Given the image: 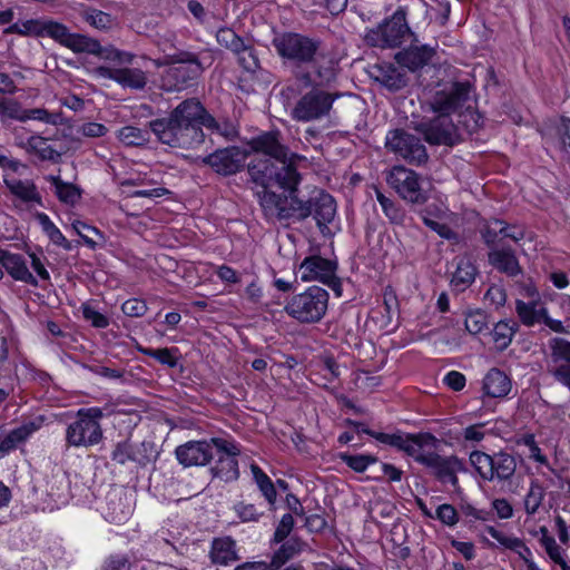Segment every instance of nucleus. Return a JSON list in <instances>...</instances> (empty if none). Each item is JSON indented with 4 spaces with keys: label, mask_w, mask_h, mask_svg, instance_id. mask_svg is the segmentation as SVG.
Instances as JSON below:
<instances>
[{
    "label": "nucleus",
    "mask_w": 570,
    "mask_h": 570,
    "mask_svg": "<svg viewBox=\"0 0 570 570\" xmlns=\"http://www.w3.org/2000/svg\"><path fill=\"white\" fill-rule=\"evenodd\" d=\"M234 53L237 56L238 63L244 70L255 72L259 69V59L253 46L244 43L243 49H239V51H235Z\"/></svg>",
    "instance_id": "obj_46"
},
{
    "label": "nucleus",
    "mask_w": 570,
    "mask_h": 570,
    "mask_svg": "<svg viewBox=\"0 0 570 570\" xmlns=\"http://www.w3.org/2000/svg\"><path fill=\"white\" fill-rule=\"evenodd\" d=\"M433 519L452 528L459 522V512L452 504L443 503L436 508Z\"/></svg>",
    "instance_id": "obj_54"
},
{
    "label": "nucleus",
    "mask_w": 570,
    "mask_h": 570,
    "mask_svg": "<svg viewBox=\"0 0 570 570\" xmlns=\"http://www.w3.org/2000/svg\"><path fill=\"white\" fill-rule=\"evenodd\" d=\"M338 458L350 469L357 473H363L368 468V465L379 462V458L372 454L340 453Z\"/></svg>",
    "instance_id": "obj_44"
},
{
    "label": "nucleus",
    "mask_w": 570,
    "mask_h": 570,
    "mask_svg": "<svg viewBox=\"0 0 570 570\" xmlns=\"http://www.w3.org/2000/svg\"><path fill=\"white\" fill-rule=\"evenodd\" d=\"M371 79L386 88L390 92H397L409 83L407 73L391 62H380L370 67Z\"/></svg>",
    "instance_id": "obj_23"
},
{
    "label": "nucleus",
    "mask_w": 570,
    "mask_h": 570,
    "mask_svg": "<svg viewBox=\"0 0 570 570\" xmlns=\"http://www.w3.org/2000/svg\"><path fill=\"white\" fill-rule=\"evenodd\" d=\"M406 14L405 8H399L376 28L368 29L364 35L366 45L382 49L400 47L406 36H414L407 24Z\"/></svg>",
    "instance_id": "obj_10"
},
{
    "label": "nucleus",
    "mask_w": 570,
    "mask_h": 570,
    "mask_svg": "<svg viewBox=\"0 0 570 570\" xmlns=\"http://www.w3.org/2000/svg\"><path fill=\"white\" fill-rule=\"evenodd\" d=\"M277 55L297 67L313 63L322 41L297 32H282L272 40Z\"/></svg>",
    "instance_id": "obj_7"
},
{
    "label": "nucleus",
    "mask_w": 570,
    "mask_h": 570,
    "mask_svg": "<svg viewBox=\"0 0 570 570\" xmlns=\"http://www.w3.org/2000/svg\"><path fill=\"white\" fill-rule=\"evenodd\" d=\"M205 107L196 98L181 101L167 118L149 121L158 141L183 149H194L205 142L203 131Z\"/></svg>",
    "instance_id": "obj_3"
},
{
    "label": "nucleus",
    "mask_w": 570,
    "mask_h": 570,
    "mask_svg": "<svg viewBox=\"0 0 570 570\" xmlns=\"http://www.w3.org/2000/svg\"><path fill=\"white\" fill-rule=\"evenodd\" d=\"M494 454L489 455L482 451H472L470 454V463L475 469L478 474L485 481L494 480L493 472Z\"/></svg>",
    "instance_id": "obj_42"
},
{
    "label": "nucleus",
    "mask_w": 570,
    "mask_h": 570,
    "mask_svg": "<svg viewBox=\"0 0 570 570\" xmlns=\"http://www.w3.org/2000/svg\"><path fill=\"white\" fill-rule=\"evenodd\" d=\"M204 127L212 132H216L225 138L232 139L237 135L236 128L228 121L219 122L212 116L205 108V122Z\"/></svg>",
    "instance_id": "obj_47"
},
{
    "label": "nucleus",
    "mask_w": 570,
    "mask_h": 570,
    "mask_svg": "<svg viewBox=\"0 0 570 570\" xmlns=\"http://www.w3.org/2000/svg\"><path fill=\"white\" fill-rule=\"evenodd\" d=\"M511 386L510 377L498 367L490 368L482 382V391L484 395L490 397L507 396Z\"/></svg>",
    "instance_id": "obj_30"
},
{
    "label": "nucleus",
    "mask_w": 570,
    "mask_h": 570,
    "mask_svg": "<svg viewBox=\"0 0 570 570\" xmlns=\"http://www.w3.org/2000/svg\"><path fill=\"white\" fill-rule=\"evenodd\" d=\"M214 449L215 445L212 443V438L208 440L188 441L176 448L175 455L184 468L205 466L214 459Z\"/></svg>",
    "instance_id": "obj_21"
},
{
    "label": "nucleus",
    "mask_w": 570,
    "mask_h": 570,
    "mask_svg": "<svg viewBox=\"0 0 570 570\" xmlns=\"http://www.w3.org/2000/svg\"><path fill=\"white\" fill-rule=\"evenodd\" d=\"M210 561L214 564L229 566L239 559L236 541L230 537L215 538L209 551Z\"/></svg>",
    "instance_id": "obj_29"
},
{
    "label": "nucleus",
    "mask_w": 570,
    "mask_h": 570,
    "mask_svg": "<svg viewBox=\"0 0 570 570\" xmlns=\"http://www.w3.org/2000/svg\"><path fill=\"white\" fill-rule=\"evenodd\" d=\"M488 261L494 269L509 277H517L522 274V267L519 264L515 252L510 246L489 250Z\"/></svg>",
    "instance_id": "obj_27"
},
{
    "label": "nucleus",
    "mask_w": 570,
    "mask_h": 570,
    "mask_svg": "<svg viewBox=\"0 0 570 570\" xmlns=\"http://www.w3.org/2000/svg\"><path fill=\"white\" fill-rule=\"evenodd\" d=\"M117 138L125 146L138 147L142 145V130L136 126H125L118 130Z\"/></svg>",
    "instance_id": "obj_53"
},
{
    "label": "nucleus",
    "mask_w": 570,
    "mask_h": 570,
    "mask_svg": "<svg viewBox=\"0 0 570 570\" xmlns=\"http://www.w3.org/2000/svg\"><path fill=\"white\" fill-rule=\"evenodd\" d=\"M233 509L242 522H257L264 515L257 505L244 501L237 502Z\"/></svg>",
    "instance_id": "obj_52"
},
{
    "label": "nucleus",
    "mask_w": 570,
    "mask_h": 570,
    "mask_svg": "<svg viewBox=\"0 0 570 570\" xmlns=\"http://www.w3.org/2000/svg\"><path fill=\"white\" fill-rule=\"evenodd\" d=\"M498 224H502V219L497 217L484 218L480 217L478 222V232L481 236L483 244L490 249H498Z\"/></svg>",
    "instance_id": "obj_40"
},
{
    "label": "nucleus",
    "mask_w": 570,
    "mask_h": 570,
    "mask_svg": "<svg viewBox=\"0 0 570 570\" xmlns=\"http://www.w3.org/2000/svg\"><path fill=\"white\" fill-rule=\"evenodd\" d=\"M281 543V547L274 552L268 563L271 570L281 569L287 561L297 556L304 546V542L297 537H292Z\"/></svg>",
    "instance_id": "obj_33"
},
{
    "label": "nucleus",
    "mask_w": 570,
    "mask_h": 570,
    "mask_svg": "<svg viewBox=\"0 0 570 570\" xmlns=\"http://www.w3.org/2000/svg\"><path fill=\"white\" fill-rule=\"evenodd\" d=\"M553 146L561 153L562 158L570 160V118L561 117L554 127Z\"/></svg>",
    "instance_id": "obj_41"
},
{
    "label": "nucleus",
    "mask_w": 570,
    "mask_h": 570,
    "mask_svg": "<svg viewBox=\"0 0 570 570\" xmlns=\"http://www.w3.org/2000/svg\"><path fill=\"white\" fill-rule=\"evenodd\" d=\"M217 42L230 50L232 52L239 51L243 49V45L245 43L244 39L240 38L233 29L230 28H220L216 33Z\"/></svg>",
    "instance_id": "obj_48"
},
{
    "label": "nucleus",
    "mask_w": 570,
    "mask_h": 570,
    "mask_svg": "<svg viewBox=\"0 0 570 570\" xmlns=\"http://www.w3.org/2000/svg\"><path fill=\"white\" fill-rule=\"evenodd\" d=\"M515 311L524 325L533 326L534 324L542 323L547 308L539 306L537 302L525 303L518 299L515 303Z\"/></svg>",
    "instance_id": "obj_39"
},
{
    "label": "nucleus",
    "mask_w": 570,
    "mask_h": 570,
    "mask_svg": "<svg viewBox=\"0 0 570 570\" xmlns=\"http://www.w3.org/2000/svg\"><path fill=\"white\" fill-rule=\"evenodd\" d=\"M550 361L549 373L564 386L570 385V341L553 337L549 341Z\"/></svg>",
    "instance_id": "obj_20"
},
{
    "label": "nucleus",
    "mask_w": 570,
    "mask_h": 570,
    "mask_svg": "<svg viewBox=\"0 0 570 570\" xmlns=\"http://www.w3.org/2000/svg\"><path fill=\"white\" fill-rule=\"evenodd\" d=\"M111 458L115 462L119 464H125L129 461L137 460L132 446L127 442L117 444Z\"/></svg>",
    "instance_id": "obj_61"
},
{
    "label": "nucleus",
    "mask_w": 570,
    "mask_h": 570,
    "mask_svg": "<svg viewBox=\"0 0 570 570\" xmlns=\"http://www.w3.org/2000/svg\"><path fill=\"white\" fill-rule=\"evenodd\" d=\"M0 264L14 281L33 287L39 286V279L43 282L50 281L45 258L36 253L28 252L27 256H24L19 253L0 249Z\"/></svg>",
    "instance_id": "obj_5"
},
{
    "label": "nucleus",
    "mask_w": 570,
    "mask_h": 570,
    "mask_svg": "<svg viewBox=\"0 0 570 570\" xmlns=\"http://www.w3.org/2000/svg\"><path fill=\"white\" fill-rule=\"evenodd\" d=\"M471 88L469 81H455L449 90L438 91L431 102L433 111L451 117V114L461 109L469 101Z\"/></svg>",
    "instance_id": "obj_18"
},
{
    "label": "nucleus",
    "mask_w": 570,
    "mask_h": 570,
    "mask_svg": "<svg viewBox=\"0 0 570 570\" xmlns=\"http://www.w3.org/2000/svg\"><path fill=\"white\" fill-rule=\"evenodd\" d=\"M26 112L27 109H23L19 102L13 100H1V115L10 119L26 121Z\"/></svg>",
    "instance_id": "obj_58"
},
{
    "label": "nucleus",
    "mask_w": 570,
    "mask_h": 570,
    "mask_svg": "<svg viewBox=\"0 0 570 570\" xmlns=\"http://www.w3.org/2000/svg\"><path fill=\"white\" fill-rule=\"evenodd\" d=\"M42 422L41 417H37L24 421L9 431L0 429V458H4L24 445L41 429Z\"/></svg>",
    "instance_id": "obj_22"
},
{
    "label": "nucleus",
    "mask_w": 570,
    "mask_h": 570,
    "mask_svg": "<svg viewBox=\"0 0 570 570\" xmlns=\"http://www.w3.org/2000/svg\"><path fill=\"white\" fill-rule=\"evenodd\" d=\"M45 179L51 184L53 194L60 203L75 206L81 199V188L72 183L62 180L59 175H47Z\"/></svg>",
    "instance_id": "obj_31"
},
{
    "label": "nucleus",
    "mask_w": 570,
    "mask_h": 570,
    "mask_svg": "<svg viewBox=\"0 0 570 570\" xmlns=\"http://www.w3.org/2000/svg\"><path fill=\"white\" fill-rule=\"evenodd\" d=\"M41 37H49L75 53L94 55L119 66L118 68L97 67L95 73L100 78L115 80L122 87H142V78L139 72L121 67L131 63L134 56L129 52L114 47L105 48L98 40L85 35L72 33L67 26L51 19H43Z\"/></svg>",
    "instance_id": "obj_2"
},
{
    "label": "nucleus",
    "mask_w": 570,
    "mask_h": 570,
    "mask_svg": "<svg viewBox=\"0 0 570 570\" xmlns=\"http://www.w3.org/2000/svg\"><path fill=\"white\" fill-rule=\"evenodd\" d=\"M542 533V538L540 539V543L546 549L549 558L557 564L560 566L562 570H570V560H566L562 556V549L557 544L553 537L548 534V529L542 527L540 529Z\"/></svg>",
    "instance_id": "obj_43"
},
{
    "label": "nucleus",
    "mask_w": 570,
    "mask_h": 570,
    "mask_svg": "<svg viewBox=\"0 0 570 570\" xmlns=\"http://www.w3.org/2000/svg\"><path fill=\"white\" fill-rule=\"evenodd\" d=\"M386 183L412 205H424L430 198L431 183L404 166H394L386 175Z\"/></svg>",
    "instance_id": "obj_9"
},
{
    "label": "nucleus",
    "mask_w": 570,
    "mask_h": 570,
    "mask_svg": "<svg viewBox=\"0 0 570 570\" xmlns=\"http://www.w3.org/2000/svg\"><path fill=\"white\" fill-rule=\"evenodd\" d=\"M36 219L41 226L42 232L48 236L52 244L62 247L65 250H72L73 246L71 242H69L63 236L61 230L55 225V223L46 213H37Z\"/></svg>",
    "instance_id": "obj_37"
},
{
    "label": "nucleus",
    "mask_w": 570,
    "mask_h": 570,
    "mask_svg": "<svg viewBox=\"0 0 570 570\" xmlns=\"http://www.w3.org/2000/svg\"><path fill=\"white\" fill-rule=\"evenodd\" d=\"M18 146L27 154L36 156L39 160L52 164L60 163L63 155L62 151L49 142V138L40 135H31L26 140L18 142Z\"/></svg>",
    "instance_id": "obj_24"
},
{
    "label": "nucleus",
    "mask_w": 570,
    "mask_h": 570,
    "mask_svg": "<svg viewBox=\"0 0 570 570\" xmlns=\"http://www.w3.org/2000/svg\"><path fill=\"white\" fill-rule=\"evenodd\" d=\"M206 59L200 53L191 51H178L171 56L173 66L167 68L160 79V88L167 92L183 91L197 83L205 69L212 63L205 65Z\"/></svg>",
    "instance_id": "obj_4"
},
{
    "label": "nucleus",
    "mask_w": 570,
    "mask_h": 570,
    "mask_svg": "<svg viewBox=\"0 0 570 570\" xmlns=\"http://www.w3.org/2000/svg\"><path fill=\"white\" fill-rule=\"evenodd\" d=\"M248 146L252 151L267 156L254 158L247 165L252 181L263 187L257 196L264 215L278 222H304L313 217L320 233L331 235L328 225L337 210L335 198L320 188H315L306 199L298 196L302 175L297 164L305 161L306 157L291 151L278 129L253 137Z\"/></svg>",
    "instance_id": "obj_1"
},
{
    "label": "nucleus",
    "mask_w": 570,
    "mask_h": 570,
    "mask_svg": "<svg viewBox=\"0 0 570 570\" xmlns=\"http://www.w3.org/2000/svg\"><path fill=\"white\" fill-rule=\"evenodd\" d=\"M295 521L292 513H285L275 529L272 543H281L287 539L294 528Z\"/></svg>",
    "instance_id": "obj_57"
},
{
    "label": "nucleus",
    "mask_w": 570,
    "mask_h": 570,
    "mask_svg": "<svg viewBox=\"0 0 570 570\" xmlns=\"http://www.w3.org/2000/svg\"><path fill=\"white\" fill-rule=\"evenodd\" d=\"M328 293L323 287L313 285L303 293L294 295L285 305L288 316L303 324L320 322L328 306Z\"/></svg>",
    "instance_id": "obj_6"
},
{
    "label": "nucleus",
    "mask_w": 570,
    "mask_h": 570,
    "mask_svg": "<svg viewBox=\"0 0 570 570\" xmlns=\"http://www.w3.org/2000/svg\"><path fill=\"white\" fill-rule=\"evenodd\" d=\"M140 196H142V190H136L132 194H129L128 197H126L120 205V209L128 216V219L134 220V222L128 220L127 224L131 228H136V229H138L140 227L141 223L139 220V213L131 210L130 199L132 197H140Z\"/></svg>",
    "instance_id": "obj_59"
},
{
    "label": "nucleus",
    "mask_w": 570,
    "mask_h": 570,
    "mask_svg": "<svg viewBox=\"0 0 570 570\" xmlns=\"http://www.w3.org/2000/svg\"><path fill=\"white\" fill-rule=\"evenodd\" d=\"M493 465L494 479L509 481L515 473L517 460L514 455L500 451L499 453H494Z\"/></svg>",
    "instance_id": "obj_38"
},
{
    "label": "nucleus",
    "mask_w": 570,
    "mask_h": 570,
    "mask_svg": "<svg viewBox=\"0 0 570 570\" xmlns=\"http://www.w3.org/2000/svg\"><path fill=\"white\" fill-rule=\"evenodd\" d=\"M214 443V465L210 466L209 472L213 478L219 479L225 483L235 482L239 479L238 456L240 455L239 445L224 438H212Z\"/></svg>",
    "instance_id": "obj_13"
},
{
    "label": "nucleus",
    "mask_w": 570,
    "mask_h": 570,
    "mask_svg": "<svg viewBox=\"0 0 570 570\" xmlns=\"http://www.w3.org/2000/svg\"><path fill=\"white\" fill-rule=\"evenodd\" d=\"M308 88L309 90L302 95L292 110V118L297 121L306 122L327 117L334 101L343 95L318 87Z\"/></svg>",
    "instance_id": "obj_11"
},
{
    "label": "nucleus",
    "mask_w": 570,
    "mask_h": 570,
    "mask_svg": "<svg viewBox=\"0 0 570 570\" xmlns=\"http://www.w3.org/2000/svg\"><path fill=\"white\" fill-rule=\"evenodd\" d=\"M465 328L472 334L476 335L488 328V315L484 311L475 309L466 314Z\"/></svg>",
    "instance_id": "obj_51"
},
{
    "label": "nucleus",
    "mask_w": 570,
    "mask_h": 570,
    "mask_svg": "<svg viewBox=\"0 0 570 570\" xmlns=\"http://www.w3.org/2000/svg\"><path fill=\"white\" fill-rule=\"evenodd\" d=\"M476 273L478 269L473 263L469 259H460L450 281L451 289L456 294L464 292L474 282Z\"/></svg>",
    "instance_id": "obj_32"
},
{
    "label": "nucleus",
    "mask_w": 570,
    "mask_h": 570,
    "mask_svg": "<svg viewBox=\"0 0 570 570\" xmlns=\"http://www.w3.org/2000/svg\"><path fill=\"white\" fill-rule=\"evenodd\" d=\"M385 147L412 165L425 164L429 155L420 137L403 128L390 130L385 137Z\"/></svg>",
    "instance_id": "obj_14"
},
{
    "label": "nucleus",
    "mask_w": 570,
    "mask_h": 570,
    "mask_svg": "<svg viewBox=\"0 0 570 570\" xmlns=\"http://www.w3.org/2000/svg\"><path fill=\"white\" fill-rule=\"evenodd\" d=\"M26 121L27 120H39L49 125H58L61 122V114L59 112H49L45 108H31L27 109L26 112Z\"/></svg>",
    "instance_id": "obj_55"
},
{
    "label": "nucleus",
    "mask_w": 570,
    "mask_h": 570,
    "mask_svg": "<svg viewBox=\"0 0 570 570\" xmlns=\"http://www.w3.org/2000/svg\"><path fill=\"white\" fill-rule=\"evenodd\" d=\"M423 224L435 232L441 238L450 240L453 244H459L461 240L460 235L445 223H440L428 216H423Z\"/></svg>",
    "instance_id": "obj_50"
},
{
    "label": "nucleus",
    "mask_w": 570,
    "mask_h": 570,
    "mask_svg": "<svg viewBox=\"0 0 570 570\" xmlns=\"http://www.w3.org/2000/svg\"><path fill=\"white\" fill-rule=\"evenodd\" d=\"M485 531L507 549H517L521 546V539L507 537L503 532L499 531L492 525H488Z\"/></svg>",
    "instance_id": "obj_62"
},
{
    "label": "nucleus",
    "mask_w": 570,
    "mask_h": 570,
    "mask_svg": "<svg viewBox=\"0 0 570 570\" xmlns=\"http://www.w3.org/2000/svg\"><path fill=\"white\" fill-rule=\"evenodd\" d=\"M102 411L98 407L81 409L77 419L66 429V444L69 448H90L101 442L104 438L99 423Z\"/></svg>",
    "instance_id": "obj_8"
},
{
    "label": "nucleus",
    "mask_w": 570,
    "mask_h": 570,
    "mask_svg": "<svg viewBox=\"0 0 570 570\" xmlns=\"http://www.w3.org/2000/svg\"><path fill=\"white\" fill-rule=\"evenodd\" d=\"M249 153L238 146L218 148L205 156L202 163L220 176H232L244 167Z\"/></svg>",
    "instance_id": "obj_17"
},
{
    "label": "nucleus",
    "mask_w": 570,
    "mask_h": 570,
    "mask_svg": "<svg viewBox=\"0 0 570 570\" xmlns=\"http://www.w3.org/2000/svg\"><path fill=\"white\" fill-rule=\"evenodd\" d=\"M415 129L432 146L453 147L462 140L458 127L448 115H436L426 121H421Z\"/></svg>",
    "instance_id": "obj_15"
},
{
    "label": "nucleus",
    "mask_w": 570,
    "mask_h": 570,
    "mask_svg": "<svg viewBox=\"0 0 570 570\" xmlns=\"http://www.w3.org/2000/svg\"><path fill=\"white\" fill-rule=\"evenodd\" d=\"M121 311L127 317L125 326L130 328L135 318L142 315V303L138 298H130L122 303Z\"/></svg>",
    "instance_id": "obj_56"
},
{
    "label": "nucleus",
    "mask_w": 570,
    "mask_h": 570,
    "mask_svg": "<svg viewBox=\"0 0 570 570\" xmlns=\"http://www.w3.org/2000/svg\"><path fill=\"white\" fill-rule=\"evenodd\" d=\"M81 19L99 31H108L117 26V19L94 7H86L79 12Z\"/></svg>",
    "instance_id": "obj_35"
},
{
    "label": "nucleus",
    "mask_w": 570,
    "mask_h": 570,
    "mask_svg": "<svg viewBox=\"0 0 570 570\" xmlns=\"http://www.w3.org/2000/svg\"><path fill=\"white\" fill-rule=\"evenodd\" d=\"M313 68L312 71L298 70L295 72V78L305 87H318L326 89L331 83L336 81L337 73L334 67L327 65H318L314 60L309 63Z\"/></svg>",
    "instance_id": "obj_26"
},
{
    "label": "nucleus",
    "mask_w": 570,
    "mask_h": 570,
    "mask_svg": "<svg viewBox=\"0 0 570 570\" xmlns=\"http://www.w3.org/2000/svg\"><path fill=\"white\" fill-rule=\"evenodd\" d=\"M71 225L75 232L83 239V242L89 247L94 248L96 243L86 234V232L101 236L100 232L96 227L90 226L87 223L79 219L73 220Z\"/></svg>",
    "instance_id": "obj_64"
},
{
    "label": "nucleus",
    "mask_w": 570,
    "mask_h": 570,
    "mask_svg": "<svg viewBox=\"0 0 570 570\" xmlns=\"http://www.w3.org/2000/svg\"><path fill=\"white\" fill-rule=\"evenodd\" d=\"M3 184L10 194L21 203L27 205L42 206V196L33 180L3 177Z\"/></svg>",
    "instance_id": "obj_28"
},
{
    "label": "nucleus",
    "mask_w": 570,
    "mask_h": 570,
    "mask_svg": "<svg viewBox=\"0 0 570 570\" xmlns=\"http://www.w3.org/2000/svg\"><path fill=\"white\" fill-rule=\"evenodd\" d=\"M434 55L435 48L429 45H411L409 48L399 51L395 55V60L401 67L414 72L425 67Z\"/></svg>",
    "instance_id": "obj_25"
},
{
    "label": "nucleus",
    "mask_w": 570,
    "mask_h": 570,
    "mask_svg": "<svg viewBox=\"0 0 570 570\" xmlns=\"http://www.w3.org/2000/svg\"><path fill=\"white\" fill-rule=\"evenodd\" d=\"M82 314H83V317L88 322H90L92 324V326H95L97 328H105L109 324L108 318L104 314L96 311L94 307H91L88 304H85L82 306Z\"/></svg>",
    "instance_id": "obj_63"
},
{
    "label": "nucleus",
    "mask_w": 570,
    "mask_h": 570,
    "mask_svg": "<svg viewBox=\"0 0 570 570\" xmlns=\"http://www.w3.org/2000/svg\"><path fill=\"white\" fill-rule=\"evenodd\" d=\"M518 328L519 324L514 320H502L494 325L491 334L498 351L508 348Z\"/></svg>",
    "instance_id": "obj_36"
},
{
    "label": "nucleus",
    "mask_w": 570,
    "mask_h": 570,
    "mask_svg": "<svg viewBox=\"0 0 570 570\" xmlns=\"http://www.w3.org/2000/svg\"><path fill=\"white\" fill-rule=\"evenodd\" d=\"M415 462L431 469L435 479L442 483H446V479L453 473L468 470L464 460L456 455L442 456L436 452H420Z\"/></svg>",
    "instance_id": "obj_19"
},
{
    "label": "nucleus",
    "mask_w": 570,
    "mask_h": 570,
    "mask_svg": "<svg viewBox=\"0 0 570 570\" xmlns=\"http://www.w3.org/2000/svg\"><path fill=\"white\" fill-rule=\"evenodd\" d=\"M337 269V259L324 258L317 254L306 256L299 265L303 282H320L341 297L343 285L342 279L336 275Z\"/></svg>",
    "instance_id": "obj_12"
},
{
    "label": "nucleus",
    "mask_w": 570,
    "mask_h": 570,
    "mask_svg": "<svg viewBox=\"0 0 570 570\" xmlns=\"http://www.w3.org/2000/svg\"><path fill=\"white\" fill-rule=\"evenodd\" d=\"M384 215L387 217L391 224L402 225L405 219V212L393 199H391L385 207L382 208Z\"/></svg>",
    "instance_id": "obj_60"
},
{
    "label": "nucleus",
    "mask_w": 570,
    "mask_h": 570,
    "mask_svg": "<svg viewBox=\"0 0 570 570\" xmlns=\"http://www.w3.org/2000/svg\"><path fill=\"white\" fill-rule=\"evenodd\" d=\"M253 479L269 505L271 511L276 510L277 491L272 479L255 463L250 465Z\"/></svg>",
    "instance_id": "obj_34"
},
{
    "label": "nucleus",
    "mask_w": 570,
    "mask_h": 570,
    "mask_svg": "<svg viewBox=\"0 0 570 570\" xmlns=\"http://www.w3.org/2000/svg\"><path fill=\"white\" fill-rule=\"evenodd\" d=\"M374 439L385 445L404 452L414 460L424 446L435 448L438 439L430 432L406 433L396 430L394 433L376 432Z\"/></svg>",
    "instance_id": "obj_16"
},
{
    "label": "nucleus",
    "mask_w": 570,
    "mask_h": 570,
    "mask_svg": "<svg viewBox=\"0 0 570 570\" xmlns=\"http://www.w3.org/2000/svg\"><path fill=\"white\" fill-rule=\"evenodd\" d=\"M145 356H150L159 362L174 368L178 365L179 350L177 347L147 348L145 347Z\"/></svg>",
    "instance_id": "obj_45"
},
{
    "label": "nucleus",
    "mask_w": 570,
    "mask_h": 570,
    "mask_svg": "<svg viewBox=\"0 0 570 570\" xmlns=\"http://www.w3.org/2000/svg\"><path fill=\"white\" fill-rule=\"evenodd\" d=\"M544 498V489L538 481H532L530 489L524 499V509L529 515L534 514L542 503Z\"/></svg>",
    "instance_id": "obj_49"
}]
</instances>
